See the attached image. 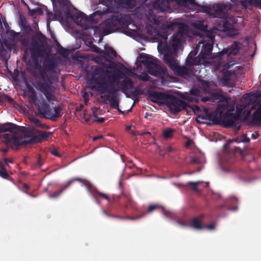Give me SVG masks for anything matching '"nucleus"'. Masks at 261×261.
Segmentation results:
<instances>
[{"label":"nucleus","instance_id":"31","mask_svg":"<svg viewBox=\"0 0 261 261\" xmlns=\"http://www.w3.org/2000/svg\"><path fill=\"white\" fill-rule=\"evenodd\" d=\"M19 25L22 31L23 32H30L32 29L28 23L25 17L23 14H19Z\"/></svg>","mask_w":261,"mask_h":261},{"label":"nucleus","instance_id":"19","mask_svg":"<svg viewBox=\"0 0 261 261\" xmlns=\"http://www.w3.org/2000/svg\"><path fill=\"white\" fill-rule=\"evenodd\" d=\"M100 3L105 5V7L102 10H98L95 12V13L102 16L109 13H115L117 12V8L109 6L112 2V0H99Z\"/></svg>","mask_w":261,"mask_h":261},{"label":"nucleus","instance_id":"63","mask_svg":"<svg viewBox=\"0 0 261 261\" xmlns=\"http://www.w3.org/2000/svg\"><path fill=\"white\" fill-rule=\"evenodd\" d=\"M177 223L180 225L181 226H182V227H188V226H189V225L187 224V223L182 222V221H177Z\"/></svg>","mask_w":261,"mask_h":261},{"label":"nucleus","instance_id":"43","mask_svg":"<svg viewBox=\"0 0 261 261\" xmlns=\"http://www.w3.org/2000/svg\"><path fill=\"white\" fill-rule=\"evenodd\" d=\"M190 96L188 97V99L190 101H193V98L192 96L198 97L199 96L200 91L196 88H192L190 91Z\"/></svg>","mask_w":261,"mask_h":261},{"label":"nucleus","instance_id":"36","mask_svg":"<svg viewBox=\"0 0 261 261\" xmlns=\"http://www.w3.org/2000/svg\"><path fill=\"white\" fill-rule=\"evenodd\" d=\"M54 6H59L64 8L68 6L69 0H51Z\"/></svg>","mask_w":261,"mask_h":261},{"label":"nucleus","instance_id":"37","mask_svg":"<svg viewBox=\"0 0 261 261\" xmlns=\"http://www.w3.org/2000/svg\"><path fill=\"white\" fill-rule=\"evenodd\" d=\"M102 53L109 57H116L117 56L116 51L111 47H106L105 49L102 51Z\"/></svg>","mask_w":261,"mask_h":261},{"label":"nucleus","instance_id":"35","mask_svg":"<svg viewBox=\"0 0 261 261\" xmlns=\"http://www.w3.org/2000/svg\"><path fill=\"white\" fill-rule=\"evenodd\" d=\"M6 165L8 166L9 164H0V176L6 179H9L10 175L5 167Z\"/></svg>","mask_w":261,"mask_h":261},{"label":"nucleus","instance_id":"55","mask_svg":"<svg viewBox=\"0 0 261 261\" xmlns=\"http://www.w3.org/2000/svg\"><path fill=\"white\" fill-rule=\"evenodd\" d=\"M4 101H8L10 103L13 104L14 102V100L12 97L9 96L8 95L4 94Z\"/></svg>","mask_w":261,"mask_h":261},{"label":"nucleus","instance_id":"14","mask_svg":"<svg viewBox=\"0 0 261 261\" xmlns=\"http://www.w3.org/2000/svg\"><path fill=\"white\" fill-rule=\"evenodd\" d=\"M207 13L213 17L222 19L226 18L228 14L226 11V6L220 4L214 5L212 8L208 9Z\"/></svg>","mask_w":261,"mask_h":261},{"label":"nucleus","instance_id":"41","mask_svg":"<svg viewBox=\"0 0 261 261\" xmlns=\"http://www.w3.org/2000/svg\"><path fill=\"white\" fill-rule=\"evenodd\" d=\"M122 4L130 9H134L136 6L135 0H121Z\"/></svg>","mask_w":261,"mask_h":261},{"label":"nucleus","instance_id":"21","mask_svg":"<svg viewBox=\"0 0 261 261\" xmlns=\"http://www.w3.org/2000/svg\"><path fill=\"white\" fill-rule=\"evenodd\" d=\"M205 62L206 61L203 60L199 55L196 57H193L189 55L186 61V65L189 68L195 65L204 64Z\"/></svg>","mask_w":261,"mask_h":261},{"label":"nucleus","instance_id":"12","mask_svg":"<svg viewBox=\"0 0 261 261\" xmlns=\"http://www.w3.org/2000/svg\"><path fill=\"white\" fill-rule=\"evenodd\" d=\"M13 45L9 41L5 40L0 45V60L3 61L4 67L8 68V61L10 57Z\"/></svg>","mask_w":261,"mask_h":261},{"label":"nucleus","instance_id":"20","mask_svg":"<svg viewBox=\"0 0 261 261\" xmlns=\"http://www.w3.org/2000/svg\"><path fill=\"white\" fill-rule=\"evenodd\" d=\"M29 32L22 31V33L20 34L19 33L14 32V36L19 38V40L22 47H28L29 45L31 40V35Z\"/></svg>","mask_w":261,"mask_h":261},{"label":"nucleus","instance_id":"54","mask_svg":"<svg viewBox=\"0 0 261 261\" xmlns=\"http://www.w3.org/2000/svg\"><path fill=\"white\" fill-rule=\"evenodd\" d=\"M158 208V206L157 205L154 204V205H150L148 206L147 212H145L146 213V214L147 213H150L152 212L155 210L157 209Z\"/></svg>","mask_w":261,"mask_h":261},{"label":"nucleus","instance_id":"50","mask_svg":"<svg viewBox=\"0 0 261 261\" xmlns=\"http://www.w3.org/2000/svg\"><path fill=\"white\" fill-rule=\"evenodd\" d=\"M19 71L18 69H15L14 70L13 74L12 75V79L15 82H18L19 81Z\"/></svg>","mask_w":261,"mask_h":261},{"label":"nucleus","instance_id":"29","mask_svg":"<svg viewBox=\"0 0 261 261\" xmlns=\"http://www.w3.org/2000/svg\"><path fill=\"white\" fill-rule=\"evenodd\" d=\"M222 22L223 30L224 32H228L230 35H234L237 33V31L234 28L233 24L226 18H223Z\"/></svg>","mask_w":261,"mask_h":261},{"label":"nucleus","instance_id":"46","mask_svg":"<svg viewBox=\"0 0 261 261\" xmlns=\"http://www.w3.org/2000/svg\"><path fill=\"white\" fill-rule=\"evenodd\" d=\"M231 75H234V72H231L230 71H227L224 73V75L223 77V80L225 82H228L230 80V76Z\"/></svg>","mask_w":261,"mask_h":261},{"label":"nucleus","instance_id":"34","mask_svg":"<svg viewBox=\"0 0 261 261\" xmlns=\"http://www.w3.org/2000/svg\"><path fill=\"white\" fill-rule=\"evenodd\" d=\"M57 66L56 63L53 61L49 60H45L44 62V67L47 71H53L55 70Z\"/></svg>","mask_w":261,"mask_h":261},{"label":"nucleus","instance_id":"32","mask_svg":"<svg viewBox=\"0 0 261 261\" xmlns=\"http://www.w3.org/2000/svg\"><path fill=\"white\" fill-rule=\"evenodd\" d=\"M206 162L204 154L199 152L192 158L191 163H205Z\"/></svg>","mask_w":261,"mask_h":261},{"label":"nucleus","instance_id":"47","mask_svg":"<svg viewBox=\"0 0 261 261\" xmlns=\"http://www.w3.org/2000/svg\"><path fill=\"white\" fill-rule=\"evenodd\" d=\"M45 11L47 15V23H49L51 21L55 20V18H54V13L51 12L49 11L46 7H45Z\"/></svg>","mask_w":261,"mask_h":261},{"label":"nucleus","instance_id":"1","mask_svg":"<svg viewBox=\"0 0 261 261\" xmlns=\"http://www.w3.org/2000/svg\"><path fill=\"white\" fill-rule=\"evenodd\" d=\"M112 68V70L100 66L96 67L92 72L90 81L94 84V88L100 94H109L101 96L105 102L109 101L111 108L122 112L119 109L117 96L119 90V81L123 78L124 74L121 70L116 67Z\"/></svg>","mask_w":261,"mask_h":261},{"label":"nucleus","instance_id":"27","mask_svg":"<svg viewBox=\"0 0 261 261\" xmlns=\"http://www.w3.org/2000/svg\"><path fill=\"white\" fill-rule=\"evenodd\" d=\"M46 71L44 68H41V66H40L39 69V75L38 76L39 80L36 82V85L37 87H38V83L39 82L40 83H48L49 84H51V82L50 81V79L49 77H48L46 72Z\"/></svg>","mask_w":261,"mask_h":261},{"label":"nucleus","instance_id":"64","mask_svg":"<svg viewBox=\"0 0 261 261\" xmlns=\"http://www.w3.org/2000/svg\"><path fill=\"white\" fill-rule=\"evenodd\" d=\"M105 118L102 117L98 118L97 119H95V121L99 122V123H103L105 121Z\"/></svg>","mask_w":261,"mask_h":261},{"label":"nucleus","instance_id":"23","mask_svg":"<svg viewBox=\"0 0 261 261\" xmlns=\"http://www.w3.org/2000/svg\"><path fill=\"white\" fill-rule=\"evenodd\" d=\"M203 219L202 215L195 217L190 220L189 226L196 230L203 229L202 222Z\"/></svg>","mask_w":261,"mask_h":261},{"label":"nucleus","instance_id":"39","mask_svg":"<svg viewBox=\"0 0 261 261\" xmlns=\"http://www.w3.org/2000/svg\"><path fill=\"white\" fill-rule=\"evenodd\" d=\"M43 13V10L41 8H37L32 10L29 9V14L31 16H34L36 15H42Z\"/></svg>","mask_w":261,"mask_h":261},{"label":"nucleus","instance_id":"60","mask_svg":"<svg viewBox=\"0 0 261 261\" xmlns=\"http://www.w3.org/2000/svg\"><path fill=\"white\" fill-rule=\"evenodd\" d=\"M4 161L5 162V163H6V164L12 163L14 162V159H13V158H4Z\"/></svg>","mask_w":261,"mask_h":261},{"label":"nucleus","instance_id":"52","mask_svg":"<svg viewBox=\"0 0 261 261\" xmlns=\"http://www.w3.org/2000/svg\"><path fill=\"white\" fill-rule=\"evenodd\" d=\"M216 223L213 222L210 224L206 225L203 226V229L205 228L208 230H214L215 228Z\"/></svg>","mask_w":261,"mask_h":261},{"label":"nucleus","instance_id":"25","mask_svg":"<svg viewBox=\"0 0 261 261\" xmlns=\"http://www.w3.org/2000/svg\"><path fill=\"white\" fill-rule=\"evenodd\" d=\"M168 95L162 92L154 91L149 93L148 98L151 101L155 103L158 102V100H161L164 102L166 101Z\"/></svg>","mask_w":261,"mask_h":261},{"label":"nucleus","instance_id":"53","mask_svg":"<svg viewBox=\"0 0 261 261\" xmlns=\"http://www.w3.org/2000/svg\"><path fill=\"white\" fill-rule=\"evenodd\" d=\"M260 110H256L253 113V117L256 120L261 119V113Z\"/></svg>","mask_w":261,"mask_h":261},{"label":"nucleus","instance_id":"22","mask_svg":"<svg viewBox=\"0 0 261 261\" xmlns=\"http://www.w3.org/2000/svg\"><path fill=\"white\" fill-rule=\"evenodd\" d=\"M122 195L125 197L126 200L124 205L125 210L130 208L138 213H141V211L138 208L136 203L132 199L131 196L129 194L123 193Z\"/></svg>","mask_w":261,"mask_h":261},{"label":"nucleus","instance_id":"59","mask_svg":"<svg viewBox=\"0 0 261 261\" xmlns=\"http://www.w3.org/2000/svg\"><path fill=\"white\" fill-rule=\"evenodd\" d=\"M139 79H141L142 80H143L144 81H148L149 80L150 76L147 74H145V75H144L143 76H140Z\"/></svg>","mask_w":261,"mask_h":261},{"label":"nucleus","instance_id":"10","mask_svg":"<svg viewBox=\"0 0 261 261\" xmlns=\"http://www.w3.org/2000/svg\"><path fill=\"white\" fill-rule=\"evenodd\" d=\"M164 103L169 108L172 114H176L182 110H186L187 113L189 114V112L187 110L188 107V104L176 96L168 94Z\"/></svg>","mask_w":261,"mask_h":261},{"label":"nucleus","instance_id":"7","mask_svg":"<svg viewBox=\"0 0 261 261\" xmlns=\"http://www.w3.org/2000/svg\"><path fill=\"white\" fill-rule=\"evenodd\" d=\"M204 38H199V44H202V49L199 55L203 60H206L210 58L213 48L215 41V34L212 33H206Z\"/></svg>","mask_w":261,"mask_h":261},{"label":"nucleus","instance_id":"62","mask_svg":"<svg viewBox=\"0 0 261 261\" xmlns=\"http://www.w3.org/2000/svg\"><path fill=\"white\" fill-rule=\"evenodd\" d=\"M34 123L36 126L42 127L41 121L38 119H34Z\"/></svg>","mask_w":261,"mask_h":261},{"label":"nucleus","instance_id":"24","mask_svg":"<svg viewBox=\"0 0 261 261\" xmlns=\"http://www.w3.org/2000/svg\"><path fill=\"white\" fill-rule=\"evenodd\" d=\"M240 50V43L237 42H234L230 47L224 49L220 53L221 55L227 54L228 57L236 55Z\"/></svg>","mask_w":261,"mask_h":261},{"label":"nucleus","instance_id":"42","mask_svg":"<svg viewBox=\"0 0 261 261\" xmlns=\"http://www.w3.org/2000/svg\"><path fill=\"white\" fill-rule=\"evenodd\" d=\"M234 141L238 143H248L250 141V139L247 137L246 134H243L242 135L239 136L236 139H235Z\"/></svg>","mask_w":261,"mask_h":261},{"label":"nucleus","instance_id":"17","mask_svg":"<svg viewBox=\"0 0 261 261\" xmlns=\"http://www.w3.org/2000/svg\"><path fill=\"white\" fill-rule=\"evenodd\" d=\"M23 127L18 126L11 122L5 123L0 125V134L7 132H9L10 133L16 134L23 132Z\"/></svg>","mask_w":261,"mask_h":261},{"label":"nucleus","instance_id":"13","mask_svg":"<svg viewBox=\"0 0 261 261\" xmlns=\"http://www.w3.org/2000/svg\"><path fill=\"white\" fill-rule=\"evenodd\" d=\"M220 117L222 120L224 126L228 127H236L237 126L236 122L239 118L238 115L231 113L228 111H227L224 114H222L220 111Z\"/></svg>","mask_w":261,"mask_h":261},{"label":"nucleus","instance_id":"16","mask_svg":"<svg viewBox=\"0 0 261 261\" xmlns=\"http://www.w3.org/2000/svg\"><path fill=\"white\" fill-rule=\"evenodd\" d=\"M67 17L72 19L77 24L87 29V23L90 19L83 13H78L76 15L68 13Z\"/></svg>","mask_w":261,"mask_h":261},{"label":"nucleus","instance_id":"2","mask_svg":"<svg viewBox=\"0 0 261 261\" xmlns=\"http://www.w3.org/2000/svg\"><path fill=\"white\" fill-rule=\"evenodd\" d=\"M35 132L38 133V135H34L30 137H16L14 136L15 134H4L3 135L4 139L3 141L7 145H13L18 147L22 145H27L32 143H36L40 142L43 140L46 139L52 134L51 132L46 131H40L38 129H35ZM16 133V134H18Z\"/></svg>","mask_w":261,"mask_h":261},{"label":"nucleus","instance_id":"58","mask_svg":"<svg viewBox=\"0 0 261 261\" xmlns=\"http://www.w3.org/2000/svg\"><path fill=\"white\" fill-rule=\"evenodd\" d=\"M252 4L256 7L261 8V0H251Z\"/></svg>","mask_w":261,"mask_h":261},{"label":"nucleus","instance_id":"49","mask_svg":"<svg viewBox=\"0 0 261 261\" xmlns=\"http://www.w3.org/2000/svg\"><path fill=\"white\" fill-rule=\"evenodd\" d=\"M195 0H178V4L180 6H186L188 4H193Z\"/></svg>","mask_w":261,"mask_h":261},{"label":"nucleus","instance_id":"56","mask_svg":"<svg viewBox=\"0 0 261 261\" xmlns=\"http://www.w3.org/2000/svg\"><path fill=\"white\" fill-rule=\"evenodd\" d=\"M59 53L61 56H64L67 54V50L66 49L61 46L59 50Z\"/></svg>","mask_w":261,"mask_h":261},{"label":"nucleus","instance_id":"33","mask_svg":"<svg viewBox=\"0 0 261 261\" xmlns=\"http://www.w3.org/2000/svg\"><path fill=\"white\" fill-rule=\"evenodd\" d=\"M200 87L205 93L214 94L211 89V84L210 82L203 80L200 83Z\"/></svg>","mask_w":261,"mask_h":261},{"label":"nucleus","instance_id":"5","mask_svg":"<svg viewBox=\"0 0 261 261\" xmlns=\"http://www.w3.org/2000/svg\"><path fill=\"white\" fill-rule=\"evenodd\" d=\"M188 33V26L185 23H180L178 27V31L175 32L172 37V41L169 44H167L171 47V50H173L174 53L177 52L181 44L185 41L186 36ZM165 41L167 39V37H165Z\"/></svg>","mask_w":261,"mask_h":261},{"label":"nucleus","instance_id":"51","mask_svg":"<svg viewBox=\"0 0 261 261\" xmlns=\"http://www.w3.org/2000/svg\"><path fill=\"white\" fill-rule=\"evenodd\" d=\"M188 107H189L195 114L198 113L201 111L200 108L198 106L194 105L190 106H188Z\"/></svg>","mask_w":261,"mask_h":261},{"label":"nucleus","instance_id":"30","mask_svg":"<svg viewBox=\"0 0 261 261\" xmlns=\"http://www.w3.org/2000/svg\"><path fill=\"white\" fill-rule=\"evenodd\" d=\"M219 170L223 173H237L238 169L233 164H219Z\"/></svg>","mask_w":261,"mask_h":261},{"label":"nucleus","instance_id":"26","mask_svg":"<svg viewBox=\"0 0 261 261\" xmlns=\"http://www.w3.org/2000/svg\"><path fill=\"white\" fill-rule=\"evenodd\" d=\"M205 113L202 115H199V118L204 119V120H210L212 121L214 124H218L219 123V119L216 116L214 115L213 113L208 112L206 109L204 110Z\"/></svg>","mask_w":261,"mask_h":261},{"label":"nucleus","instance_id":"4","mask_svg":"<svg viewBox=\"0 0 261 261\" xmlns=\"http://www.w3.org/2000/svg\"><path fill=\"white\" fill-rule=\"evenodd\" d=\"M141 62L145 66L147 71L152 75L160 76L164 75L166 69L162 67L158 63V60L153 57L145 54L140 56Z\"/></svg>","mask_w":261,"mask_h":261},{"label":"nucleus","instance_id":"6","mask_svg":"<svg viewBox=\"0 0 261 261\" xmlns=\"http://www.w3.org/2000/svg\"><path fill=\"white\" fill-rule=\"evenodd\" d=\"M118 12V9L117 8L116 12L109 13V14H112V15H110L109 18L106 19L103 22V32L106 35L112 33L123 25V19L122 16L116 14Z\"/></svg>","mask_w":261,"mask_h":261},{"label":"nucleus","instance_id":"15","mask_svg":"<svg viewBox=\"0 0 261 261\" xmlns=\"http://www.w3.org/2000/svg\"><path fill=\"white\" fill-rule=\"evenodd\" d=\"M203 20H195L191 22V25L196 29L201 31L199 33L200 38H204L206 36V33H212V34H216V30L214 28L210 30H207V25L204 24ZM206 35H207L206 34Z\"/></svg>","mask_w":261,"mask_h":261},{"label":"nucleus","instance_id":"18","mask_svg":"<svg viewBox=\"0 0 261 261\" xmlns=\"http://www.w3.org/2000/svg\"><path fill=\"white\" fill-rule=\"evenodd\" d=\"M38 88L44 94L49 102L56 100V97L52 92L50 84L39 82Z\"/></svg>","mask_w":261,"mask_h":261},{"label":"nucleus","instance_id":"61","mask_svg":"<svg viewBox=\"0 0 261 261\" xmlns=\"http://www.w3.org/2000/svg\"><path fill=\"white\" fill-rule=\"evenodd\" d=\"M51 154H53V155H54L55 156H60V153L59 152H58V151L57 150V149H53L51 150Z\"/></svg>","mask_w":261,"mask_h":261},{"label":"nucleus","instance_id":"11","mask_svg":"<svg viewBox=\"0 0 261 261\" xmlns=\"http://www.w3.org/2000/svg\"><path fill=\"white\" fill-rule=\"evenodd\" d=\"M74 181H79L81 183L83 184L87 189L88 192L91 195H92V185L91 183L85 179H83L80 178H74L68 180L66 183L61 185V189L59 191L55 192L53 194L49 195L50 198H57L65 190L67 189Z\"/></svg>","mask_w":261,"mask_h":261},{"label":"nucleus","instance_id":"8","mask_svg":"<svg viewBox=\"0 0 261 261\" xmlns=\"http://www.w3.org/2000/svg\"><path fill=\"white\" fill-rule=\"evenodd\" d=\"M29 50L31 59L35 64L37 65L39 58L43 56L46 49L44 43L43 42L39 41L35 38H32Z\"/></svg>","mask_w":261,"mask_h":261},{"label":"nucleus","instance_id":"38","mask_svg":"<svg viewBox=\"0 0 261 261\" xmlns=\"http://www.w3.org/2000/svg\"><path fill=\"white\" fill-rule=\"evenodd\" d=\"M3 24H4V28H5V31L8 32V31L9 30V29H10V27L9 25V24L8 23V22H7L6 20V18L3 17L2 14L0 15V26H1V28L3 29Z\"/></svg>","mask_w":261,"mask_h":261},{"label":"nucleus","instance_id":"40","mask_svg":"<svg viewBox=\"0 0 261 261\" xmlns=\"http://www.w3.org/2000/svg\"><path fill=\"white\" fill-rule=\"evenodd\" d=\"M175 130L171 128H167L163 131V135L165 139H169L172 137L173 133Z\"/></svg>","mask_w":261,"mask_h":261},{"label":"nucleus","instance_id":"48","mask_svg":"<svg viewBox=\"0 0 261 261\" xmlns=\"http://www.w3.org/2000/svg\"><path fill=\"white\" fill-rule=\"evenodd\" d=\"M201 182L200 181L197 182H192L189 181L187 183V185L190 186L192 189L194 191H197V186L199 184H200Z\"/></svg>","mask_w":261,"mask_h":261},{"label":"nucleus","instance_id":"3","mask_svg":"<svg viewBox=\"0 0 261 261\" xmlns=\"http://www.w3.org/2000/svg\"><path fill=\"white\" fill-rule=\"evenodd\" d=\"M163 49L165 51L163 57L165 63L176 75L182 76L189 75L191 73V71L189 67L179 65L178 60L176 59L177 52H173L167 44L164 45Z\"/></svg>","mask_w":261,"mask_h":261},{"label":"nucleus","instance_id":"44","mask_svg":"<svg viewBox=\"0 0 261 261\" xmlns=\"http://www.w3.org/2000/svg\"><path fill=\"white\" fill-rule=\"evenodd\" d=\"M140 214L136 217H132V216H126V217H125V219H128V220H138L141 218H143L144 217H145L146 215V212H141V213H139Z\"/></svg>","mask_w":261,"mask_h":261},{"label":"nucleus","instance_id":"9","mask_svg":"<svg viewBox=\"0 0 261 261\" xmlns=\"http://www.w3.org/2000/svg\"><path fill=\"white\" fill-rule=\"evenodd\" d=\"M62 108L60 106L50 107L47 103L43 102L39 107V111L40 113L45 118L49 119L53 121H56L57 118L60 117L62 115L61 112Z\"/></svg>","mask_w":261,"mask_h":261},{"label":"nucleus","instance_id":"28","mask_svg":"<svg viewBox=\"0 0 261 261\" xmlns=\"http://www.w3.org/2000/svg\"><path fill=\"white\" fill-rule=\"evenodd\" d=\"M120 87L122 92H125L134 88V83L131 79L125 77L121 82Z\"/></svg>","mask_w":261,"mask_h":261},{"label":"nucleus","instance_id":"45","mask_svg":"<svg viewBox=\"0 0 261 261\" xmlns=\"http://www.w3.org/2000/svg\"><path fill=\"white\" fill-rule=\"evenodd\" d=\"M54 16L55 18V20H61L63 19L62 14L61 11L58 9H54Z\"/></svg>","mask_w":261,"mask_h":261},{"label":"nucleus","instance_id":"57","mask_svg":"<svg viewBox=\"0 0 261 261\" xmlns=\"http://www.w3.org/2000/svg\"><path fill=\"white\" fill-rule=\"evenodd\" d=\"M97 194L100 196V197H101L102 198L109 201L110 200V198L109 197V196L106 194H104V193H101L100 192H96Z\"/></svg>","mask_w":261,"mask_h":261}]
</instances>
